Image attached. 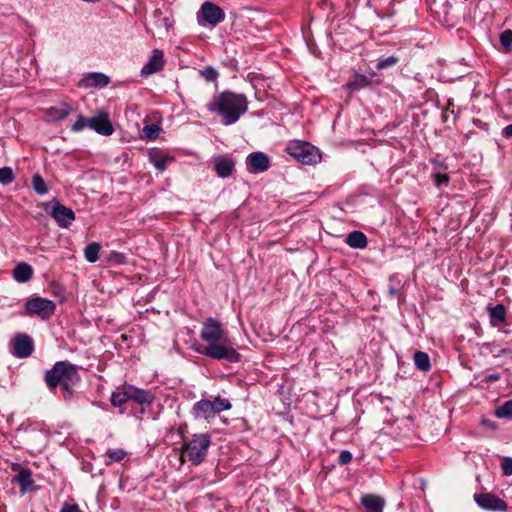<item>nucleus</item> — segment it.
<instances>
[{
  "label": "nucleus",
  "mask_w": 512,
  "mask_h": 512,
  "mask_svg": "<svg viewBox=\"0 0 512 512\" xmlns=\"http://www.w3.org/2000/svg\"><path fill=\"white\" fill-rule=\"evenodd\" d=\"M149 162L159 171L164 172L167 165L174 161V157L169 156L161 150L153 149L148 154Z\"/></svg>",
  "instance_id": "19"
},
{
  "label": "nucleus",
  "mask_w": 512,
  "mask_h": 512,
  "mask_svg": "<svg viewBox=\"0 0 512 512\" xmlns=\"http://www.w3.org/2000/svg\"><path fill=\"white\" fill-rule=\"evenodd\" d=\"M495 416L500 419H512V399L504 402L495 410Z\"/></svg>",
  "instance_id": "31"
},
{
  "label": "nucleus",
  "mask_w": 512,
  "mask_h": 512,
  "mask_svg": "<svg viewBox=\"0 0 512 512\" xmlns=\"http://www.w3.org/2000/svg\"><path fill=\"white\" fill-rule=\"evenodd\" d=\"M512 351L508 348H502L500 351H499V354L497 356H503V355H507V354H511Z\"/></svg>",
  "instance_id": "46"
},
{
  "label": "nucleus",
  "mask_w": 512,
  "mask_h": 512,
  "mask_svg": "<svg viewBox=\"0 0 512 512\" xmlns=\"http://www.w3.org/2000/svg\"><path fill=\"white\" fill-rule=\"evenodd\" d=\"M231 408L232 404L228 399L218 396L213 400L201 399L197 401L192 406L191 414L195 419H204L209 421L222 411H227Z\"/></svg>",
  "instance_id": "6"
},
{
  "label": "nucleus",
  "mask_w": 512,
  "mask_h": 512,
  "mask_svg": "<svg viewBox=\"0 0 512 512\" xmlns=\"http://www.w3.org/2000/svg\"><path fill=\"white\" fill-rule=\"evenodd\" d=\"M90 124V118H86L83 115H79L74 122V124L71 127V130L74 132H79L83 130L86 127H89Z\"/></svg>",
  "instance_id": "38"
},
{
  "label": "nucleus",
  "mask_w": 512,
  "mask_h": 512,
  "mask_svg": "<svg viewBox=\"0 0 512 512\" xmlns=\"http://www.w3.org/2000/svg\"><path fill=\"white\" fill-rule=\"evenodd\" d=\"M199 74L207 82H216L219 77L218 71L212 66H206L199 70Z\"/></svg>",
  "instance_id": "34"
},
{
  "label": "nucleus",
  "mask_w": 512,
  "mask_h": 512,
  "mask_svg": "<svg viewBox=\"0 0 512 512\" xmlns=\"http://www.w3.org/2000/svg\"><path fill=\"white\" fill-rule=\"evenodd\" d=\"M60 512H84L80 509L79 505L76 503H68L64 502Z\"/></svg>",
  "instance_id": "42"
},
{
  "label": "nucleus",
  "mask_w": 512,
  "mask_h": 512,
  "mask_svg": "<svg viewBox=\"0 0 512 512\" xmlns=\"http://www.w3.org/2000/svg\"><path fill=\"white\" fill-rule=\"evenodd\" d=\"M129 400V385H125L122 391H113L110 398L111 405L114 407H121Z\"/></svg>",
  "instance_id": "26"
},
{
  "label": "nucleus",
  "mask_w": 512,
  "mask_h": 512,
  "mask_svg": "<svg viewBox=\"0 0 512 512\" xmlns=\"http://www.w3.org/2000/svg\"><path fill=\"white\" fill-rule=\"evenodd\" d=\"M246 166L251 173H262L270 168V158L264 152H252L246 157Z\"/></svg>",
  "instance_id": "14"
},
{
  "label": "nucleus",
  "mask_w": 512,
  "mask_h": 512,
  "mask_svg": "<svg viewBox=\"0 0 512 512\" xmlns=\"http://www.w3.org/2000/svg\"><path fill=\"white\" fill-rule=\"evenodd\" d=\"M56 311V304L54 301L35 296L28 298L24 305V315L34 316L37 315L42 320L50 319Z\"/></svg>",
  "instance_id": "7"
},
{
  "label": "nucleus",
  "mask_w": 512,
  "mask_h": 512,
  "mask_svg": "<svg viewBox=\"0 0 512 512\" xmlns=\"http://www.w3.org/2000/svg\"><path fill=\"white\" fill-rule=\"evenodd\" d=\"M414 364L422 372L429 371L431 368L429 355L423 351H416L414 353Z\"/></svg>",
  "instance_id": "27"
},
{
  "label": "nucleus",
  "mask_w": 512,
  "mask_h": 512,
  "mask_svg": "<svg viewBox=\"0 0 512 512\" xmlns=\"http://www.w3.org/2000/svg\"><path fill=\"white\" fill-rule=\"evenodd\" d=\"M501 468H502L503 475H505V476L512 475V458L505 457L502 462Z\"/></svg>",
  "instance_id": "41"
},
{
  "label": "nucleus",
  "mask_w": 512,
  "mask_h": 512,
  "mask_svg": "<svg viewBox=\"0 0 512 512\" xmlns=\"http://www.w3.org/2000/svg\"><path fill=\"white\" fill-rule=\"evenodd\" d=\"M399 58L396 56H389L386 58H380L376 64V69L382 70L398 64Z\"/></svg>",
  "instance_id": "37"
},
{
  "label": "nucleus",
  "mask_w": 512,
  "mask_h": 512,
  "mask_svg": "<svg viewBox=\"0 0 512 512\" xmlns=\"http://www.w3.org/2000/svg\"><path fill=\"white\" fill-rule=\"evenodd\" d=\"M15 481L20 486L21 493L25 494L34 484L31 470L28 468H22L15 476Z\"/></svg>",
  "instance_id": "23"
},
{
  "label": "nucleus",
  "mask_w": 512,
  "mask_h": 512,
  "mask_svg": "<svg viewBox=\"0 0 512 512\" xmlns=\"http://www.w3.org/2000/svg\"><path fill=\"white\" fill-rule=\"evenodd\" d=\"M431 177H432V179L434 181V185L438 189H441L442 187H446L450 183V177L446 173H441L439 171H434L431 174Z\"/></svg>",
  "instance_id": "33"
},
{
  "label": "nucleus",
  "mask_w": 512,
  "mask_h": 512,
  "mask_svg": "<svg viewBox=\"0 0 512 512\" xmlns=\"http://www.w3.org/2000/svg\"><path fill=\"white\" fill-rule=\"evenodd\" d=\"M127 455V452L124 449L117 448V449H109L106 452V456L109 460L106 461L107 465H110L113 462H120L122 461Z\"/></svg>",
  "instance_id": "32"
},
{
  "label": "nucleus",
  "mask_w": 512,
  "mask_h": 512,
  "mask_svg": "<svg viewBox=\"0 0 512 512\" xmlns=\"http://www.w3.org/2000/svg\"><path fill=\"white\" fill-rule=\"evenodd\" d=\"M44 381L50 391L60 387L64 400L70 401L74 387L81 381L78 367L67 360L57 361L53 367L44 374Z\"/></svg>",
  "instance_id": "3"
},
{
  "label": "nucleus",
  "mask_w": 512,
  "mask_h": 512,
  "mask_svg": "<svg viewBox=\"0 0 512 512\" xmlns=\"http://www.w3.org/2000/svg\"><path fill=\"white\" fill-rule=\"evenodd\" d=\"M431 163L434 166V171H446L448 169L447 164L444 161L438 160L437 158H434L431 160Z\"/></svg>",
  "instance_id": "43"
},
{
  "label": "nucleus",
  "mask_w": 512,
  "mask_h": 512,
  "mask_svg": "<svg viewBox=\"0 0 512 512\" xmlns=\"http://www.w3.org/2000/svg\"><path fill=\"white\" fill-rule=\"evenodd\" d=\"M285 152L304 165H315L321 161L320 150L306 141H289L285 147Z\"/></svg>",
  "instance_id": "5"
},
{
  "label": "nucleus",
  "mask_w": 512,
  "mask_h": 512,
  "mask_svg": "<svg viewBox=\"0 0 512 512\" xmlns=\"http://www.w3.org/2000/svg\"><path fill=\"white\" fill-rule=\"evenodd\" d=\"M207 110L221 116L225 126L235 124L248 110V100L244 94L225 90L214 95L207 104Z\"/></svg>",
  "instance_id": "2"
},
{
  "label": "nucleus",
  "mask_w": 512,
  "mask_h": 512,
  "mask_svg": "<svg viewBox=\"0 0 512 512\" xmlns=\"http://www.w3.org/2000/svg\"><path fill=\"white\" fill-rule=\"evenodd\" d=\"M352 453L348 450H342L338 457V463L340 465H347L352 461Z\"/></svg>",
  "instance_id": "40"
},
{
  "label": "nucleus",
  "mask_w": 512,
  "mask_h": 512,
  "mask_svg": "<svg viewBox=\"0 0 512 512\" xmlns=\"http://www.w3.org/2000/svg\"><path fill=\"white\" fill-rule=\"evenodd\" d=\"M101 245L97 242L88 244L84 249L85 259L90 263H95L99 260V252Z\"/></svg>",
  "instance_id": "28"
},
{
  "label": "nucleus",
  "mask_w": 512,
  "mask_h": 512,
  "mask_svg": "<svg viewBox=\"0 0 512 512\" xmlns=\"http://www.w3.org/2000/svg\"><path fill=\"white\" fill-rule=\"evenodd\" d=\"M164 67V55L163 52L159 49H154L152 55L150 56L148 62L142 67L141 75L149 76L158 71L162 70Z\"/></svg>",
  "instance_id": "16"
},
{
  "label": "nucleus",
  "mask_w": 512,
  "mask_h": 512,
  "mask_svg": "<svg viewBox=\"0 0 512 512\" xmlns=\"http://www.w3.org/2000/svg\"><path fill=\"white\" fill-rule=\"evenodd\" d=\"M389 286L387 289V294L391 298H397L398 302L401 303L404 299L403 294L401 293V289L403 288V283L399 279L397 274H392L388 278Z\"/></svg>",
  "instance_id": "24"
},
{
  "label": "nucleus",
  "mask_w": 512,
  "mask_h": 512,
  "mask_svg": "<svg viewBox=\"0 0 512 512\" xmlns=\"http://www.w3.org/2000/svg\"><path fill=\"white\" fill-rule=\"evenodd\" d=\"M160 131H161V128L156 124L146 125L142 129V133H143L144 137L148 140L156 139L158 137Z\"/></svg>",
  "instance_id": "36"
},
{
  "label": "nucleus",
  "mask_w": 512,
  "mask_h": 512,
  "mask_svg": "<svg viewBox=\"0 0 512 512\" xmlns=\"http://www.w3.org/2000/svg\"><path fill=\"white\" fill-rule=\"evenodd\" d=\"M71 110L70 105L62 103L59 106L52 107L50 109V115L54 120H62L70 114Z\"/></svg>",
  "instance_id": "30"
},
{
  "label": "nucleus",
  "mask_w": 512,
  "mask_h": 512,
  "mask_svg": "<svg viewBox=\"0 0 512 512\" xmlns=\"http://www.w3.org/2000/svg\"><path fill=\"white\" fill-rule=\"evenodd\" d=\"M500 43L505 49H509L512 45V30L507 29L500 34Z\"/></svg>",
  "instance_id": "39"
},
{
  "label": "nucleus",
  "mask_w": 512,
  "mask_h": 512,
  "mask_svg": "<svg viewBox=\"0 0 512 512\" xmlns=\"http://www.w3.org/2000/svg\"><path fill=\"white\" fill-rule=\"evenodd\" d=\"M33 274V267L26 262L18 263L13 269V278L18 283H26L30 281L33 277Z\"/></svg>",
  "instance_id": "21"
},
{
  "label": "nucleus",
  "mask_w": 512,
  "mask_h": 512,
  "mask_svg": "<svg viewBox=\"0 0 512 512\" xmlns=\"http://www.w3.org/2000/svg\"><path fill=\"white\" fill-rule=\"evenodd\" d=\"M487 311L492 327H498L500 324L506 321L507 310L502 303H499L495 306H488Z\"/></svg>",
  "instance_id": "22"
},
{
  "label": "nucleus",
  "mask_w": 512,
  "mask_h": 512,
  "mask_svg": "<svg viewBox=\"0 0 512 512\" xmlns=\"http://www.w3.org/2000/svg\"><path fill=\"white\" fill-rule=\"evenodd\" d=\"M129 397L130 400L141 406L151 405L155 400V396L150 390L141 389L134 385H129Z\"/></svg>",
  "instance_id": "18"
},
{
  "label": "nucleus",
  "mask_w": 512,
  "mask_h": 512,
  "mask_svg": "<svg viewBox=\"0 0 512 512\" xmlns=\"http://www.w3.org/2000/svg\"><path fill=\"white\" fill-rule=\"evenodd\" d=\"M15 180V174L11 167L0 168V183L2 185H10Z\"/></svg>",
  "instance_id": "35"
},
{
  "label": "nucleus",
  "mask_w": 512,
  "mask_h": 512,
  "mask_svg": "<svg viewBox=\"0 0 512 512\" xmlns=\"http://www.w3.org/2000/svg\"><path fill=\"white\" fill-rule=\"evenodd\" d=\"M89 128L102 136H110L114 132L109 114L105 111H100L90 118Z\"/></svg>",
  "instance_id": "13"
},
{
  "label": "nucleus",
  "mask_w": 512,
  "mask_h": 512,
  "mask_svg": "<svg viewBox=\"0 0 512 512\" xmlns=\"http://www.w3.org/2000/svg\"><path fill=\"white\" fill-rule=\"evenodd\" d=\"M502 135L505 136V137H511L512 136V124L510 125H507L503 131H502Z\"/></svg>",
  "instance_id": "45"
},
{
  "label": "nucleus",
  "mask_w": 512,
  "mask_h": 512,
  "mask_svg": "<svg viewBox=\"0 0 512 512\" xmlns=\"http://www.w3.org/2000/svg\"><path fill=\"white\" fill-rule=\"evenodd\" d=\"M32 187L35 193L41 196L47 194L49 191L48 184L38 173L34 174L32 177Z\"/></svg>",
  "instance_id": "29"
},
{
  "label": "nucleus",
  "mask_w": 512,
  "mask_h": 512,
  "mask_svg": "<svg viewBox=\"0 0 512 512\" xmlns=\"http://www.w3.org/2000/svg\"><path fill=\"white\" fill-rule=\"evenodd\" d=\"M110 82V78L103 74V73H100V72H93V73H90L89 75H87L86 77H84L79 85L80 86H84L86 88H90V87H100V88H103V87H106Z\"/></svg>",
  "instance_id": "20"
},
{
  "label": "nucleus",
  "mask_w": 512,
  "mask_h": 512,
  "mask_svg": "<svg viewBox=\"0 0 512 512\" xmlns=\"http://www.w3.org/2000/svg\"><path fill=\"white\" fill-rule=\"evenodd\" d=\"M34 351V343L30 336L27 334H17L12 344L11 353L17 358H27L32 355Z\"/></svg>",
  "instance_id": "11"
},
{
  "label": "nucleus",
  "mask_w": 512,
  "mask_h": 512,
  "mask_svg": "<svg viewBox=\"0 0 512 512\" xmlns=\"http://www.w3.org/2000/svg\"><path fill=\"white\" fill-rule=\"evenodd\" d=\"M200 339L206 345L202 349H195L198 353L230 364L240 361L241 355L235 347V342L218 319L213 317L205 319L200 330Z\"/></svg>",
  "instance_id": "1"
},
{
  "label": "nucleus",
  "mask_w": 512,
  "mask_h": 512,
  "mask_svg": "<svg viewBox=\"0 0 512 512\" xmlns=\"http://www.w3.org/2000/svg\"><path fill=\"white\" fill-rule=\"evenodd\" d=\"M235 169V161L227 155H217L214 157V171L220 178H228Z\"/></svg>",
  "instance_id": "15"
},
{
  "label": "nucleus",
  "mask_w": 512,
  "mask_h": 512,
  "mask_svg": "<svg viewBox=\"0 0 512 512\" xmlns=\"http://www.w3.org/2000/svg\"><path fill=\"white\" fill-rule=\"evenodd\" d=\"M360 504L365 512H383L386 501L383 497L375 494H363L360 497Z\"/></svg>",
  "instance_id": "17"
},
{
  "label": "nucleus",
  "mask_w": 512,
  "mask_h": 512,
  "mask_svg": "<svg viewBox=\"0 0 512 512\" xmlns=\"http://www.w3.org/2000/svg\"><path fill=\"white\" fill-rule=\"evenodd\" d=\"M345 243L354 249H364L367 247L368 240L366 235L361 231L350 232L345 240Z\"/></svg>",
  "instance_id": "25"
},
{
  "label": "nucleus",
  "mask_w": 512,
  "mask_h": 512,
  "mask_svg": "<svg viewBox=\"0 0 512 512\" xmlns=\"http://www.w3.org/2000/svg\"><path fill=\"white\" fill-rule=\"evenodd\" d=\"M211 445V436L207 433L194 434L182 445L181 457H187L192 465L198 466L204 462Z\"/></svg>",
  "instance_id": "4"
},
{
  "label": "nucleus",
  "mask_w": 512,
  "mask_h": 512,
  "mask_svg": "<svg viewBox=\"0 0 512 512\" xmlns=\"http://www.w3.org/2000/svg\"><path fill=\"white\" fill-rule=\"evenodd\" d=\"M381 83L379 75L372 71L368 75L354 72L349 81L344 85L346 90L351 92L360 91L365 88H375Z\"/></svg>",
  "instance_id": "9"
},
{
  "label": "nucleus",
  "mask_w": 512,
  "mask_h": 512,
  "mask_svg": "<svg viewBox=\"0 0 512 512\" xmlns=\"http://www.w3.org/2000/svg\"><path fill=\"white\" fill-rule=\"evenodd\" d=\"M51 217L60 228L64 229H68L76 218L75 213L71 208L56 201L51 211Z\"/></svg>",
  "instance_id": "12"
},
{
  "label": "nucleus",
  "mask_w": 512,
  "mask_h": 512,
  "mask_svg": "<svg viewBox=\"0 0 512 512\" xmlns=\"http://www.w3.org/2000/svg\"><path fill=\"white\" fill-rule=\"evenodd\" d=\"M473 499L476 504L485 511L506 512L508 504L497 495L489 492L475 493Z\"/></svg>",
  "instance_id": "10"
},
{
  "label": "nucleus",
  "mask_w": 512,
  "mask_h": 512,
  "mask_svg": "<svg viewBox=\"0 0 512 512\" xmlns=\"http://www.w3.org/2000/svg\"><path fill=\"white\" fill-rule=\"evenodd\" d=\"M500 374L499 373H491V374H487L484 376L483 378V382L485 383H491V382H495V381H498L500 379Z\"/></svg>",
  "instance_id": "44"
},
{
  "label": "nucleus",
  "mask_w": 512,
  "mask_h": 512,
  "mask_svg": "<svg viewBox=\"0 0 512 512\" xmlns=\"http://www.w3.org/2000/svg\"><path fill=\"white\" fill-rule=\"evenodd\" d=\"M225 19V12L212 2H204L197 13V20L200 26L215 27Z\"/></svg>",
  "instance_id": "8"
}]
</instances>
